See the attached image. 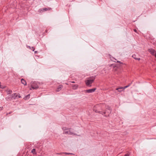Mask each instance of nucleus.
Segmentation results:
<instances>
[{"label":"nucleus","instance_id":"14","mask_svg":"<svg viewBox=\"0 0 156 156\" xmlns=\"http://www.w3.org/2000/svg\"><path fill=\"white\" fill-rule=\"evenodd\" d=\"M11 95L9 96L6 98V99L7 100H11L12 99V98H11Z\"/></svg>","mask_w":156,"mask_h":156},{"label":"nucleus","instance_id":"27","mask_svg":"<svg viewBox=\"0 0 156 156\" xmlns=\"http://www.w3.org/2000/svg\"><path fill=\"white\" fill-rule=\"evenodd\" d=\"M57 154H62V153H57Z\"/></svg>","mask_w":156,"mask_h":156},{"label":"nucleus","instance_id":"17","mask_svg":"<svg viewBox=\"0 0 156 156\" xmlns=\"http://www.w3.org/2000/svg\"><path fill=\"white\" fill-rule=\"evenodd\" d=\"M31 152L33 154H36L35 149H33L31 151Z\"/></svg>","mask_w":156,"mask_h":156},{"label":"nucleus","instance_id":"5","mask_svg":"<svg viewBox=\"0 0 156 156\" xmlns=\"http://www.w3.org/2000/svg\"><path fill=\"white\" fill-rule=\"evenodd\" d=\"M51 9V8H44L42 9H40L38 10V12H42L44 11H45L48 10H50Z\"/></svg>","mask_w":156,"mask_h":156},{"label":"nucleus","instance_id":"2","mask_svg":"<svg viewBox=\"0 0 156 156\" xmlns=\"http://www.w3.org/2000/svg\"><path fill=\"white\" fill-rule=\"evenodd\" d=\"M94 78H88L85 80L86 85L88 86H91V84L93 82Z\"/></svg>","mask_w":156,"mask_h":156},{"label":"nucleus","instance_id":"25","mask_svg":"<svg viewBox=\"0 0 156 156\" xmlns=\"http://www.w3.org/2000/svg\"><path fill=\"white\" fill-rule=\"evenodd\" d=\"M5 87H1V88H4Z\"/></svg>","mask_w":156,"mask_h":156},{"label":"nucleus","instance_id":"13","mask_svg":"<svg viewBox=\"0 0 156 156\" xmlns=\"http://www.w3.org/2000/svg\"><path fill=\"white\" fill-rule=\"evenodd\" d=\"M116 90H118V91L121 92L124 89H123V87H121L119 88H117L116 89Z\"/></svg>","mask_w":156,"mask_h":156},{"label":"nucleus","instance_id":"20","mask_svg":"<svg viewBox=\"0 0 156 156\" xmlns=\"http://www.w3.org/2000/svg\"><path fill=\"white\" fill-rule=\"evenodd\" d=\"M132 57L133 58H134L135 59H136V58H136V55H133L132 56Z\"/></svg>","mask_w":156,"mask_h":156},{"label":"nucleus","instance_id":"15","mask_svg":"<svg viewBox=\"0 0 156 156\" xmlns=\"http://www.w3.org/2000/svg\"><path fill=\"white\" fill-rule=\"evenodd\" d=\"M29 98H30V94H29L28 95H26V96H25V97L24 98V99L25 100H26L27 99Z\"/></svg>","mask_w":156,"mask_h":156},{"label":"nucleus","instance_id":"23","mask_svg":"<svg viewBox=\"0 0 156 156\" xmlns=\"http://www.w3.org/2000/svg\"><path fill=\"white\" fill-rule=\"evenodd\" d=\"M133 30H134V31H135L136 32L137 30H136V29H134Z\"/></svg>","mask_w":156,"mask_h":156},{"label":"nucleus","instance_id":"19","mask_svg":"<svg viewBox=\"0 0 156 156\" xmlns=\"http://www.w3.org/2000/svg\"><path fill=\"white\" fill-rule=\"evenodd\" d=\"M130 85V84H129V85H128V86H126L125 87H123V89H125L128 87H129Z\"/></svg>","mask_w":156,"mask_h":156},{"label":"nucleus","instance_id":"30","mask_svg":"<svg viewBox=\"0 0 156 156\" xmlns=\"http://www.w3.org/2000/svg\"><path fill=\"white\" fill-rule=\"evenodd\" d=\"M155 57L156 58V52L155 55Z\"/></svg>","mask_w":156,"mask_h":156},{"label":"nucleus","instance_id":"12","mask_svg":"<svg viewBox=\"0 0 156 156\" xmlns=\"http://www.w3.org/2000/svg\"><path fill=\"white\" fill-rule=\"evenodd\" d=\"M62 87L63 86L62 85H59L57 88V90H56V91L57 92H58L62 88Z\"/></svg>","mask_w":156,"mask_h":156},{"label":"nucleus","instance_id":"10","mask_svg":"<svg viewBox=\"0 0 156 156\" xmlns=\"http://www.w3.org/2000/svg\"><path fill=\"white\" fill-rule=\"evenodd\" d=\"M21 83L22 84L25 86L27 85V83L25 80L23 79H22L21 80Z\"/></svg>","mask_w":156,"mask_h":156},{"label":"nucleus","instance_id":"24","mask_svg":"<svg viewBox=\"0 0 156 156\" xmlns=\"http://www.w3.org/2000/svg\"><path fill=\"white\" fill-rule=\"evenodd\" d=\"M136 60H140V58H137Z\"/></svg>","mask_w":156,"mask_h":156},{"label":"nucleus","instance_id":"32","mask_svg":"<svg viewBox=\"0 0 156 156\" xmlns=\"http://www.w3.org/2000/svg\"><path fill=\"white\" fill-rule=\"evenodd\" d=\"M117 62H119V61H117Z\"/></svg>","mask_w":156,"mask_h":156},{"label":"nucleus","instance_id":"7","mask_svg":"<svg viewBox=\"0 0 156 156\" xmlns=\"http://www.w3.org/2000/svg\"><path fill=\"white\" fill-rule=\"evenodd\" d=\"M148 51L153 55L155 56L156 53L155 51L152 48H150L148 49Z\"/></svg>","mask_w":156,"mask_h":156},{"label":"nucleus","instance_id":"28","mask_svg":"<svg viewBox=\"0 0 156 156\" xmlns=\"http://www.w3.org/2000/svg\"><path fill=\"white\" fill-rule=\"evenodd\" d=\"M71 82L72 83H75V82H74V81H72V82Z\"/></svg>","mask_w":156,"mask_h":156},{"label":"nucleus","instance_id":"26","mask_svg":"<svg viewBox=\"0 0 156 156\" xmlns=\"http://www.w3.org/2000/svg\"><path fill=\"white\" fill-rule=\"evenodd\" d=\"M37 51H34V53L35 54H36V53H37Z\"/></svg>","mask_w":156,"mask_h":156},{"label":"nucleus","instance_id":"29","mask_svg":"<svg viewBox=\"0 0 156 156\" xmlns=\"http://www.w3.org/2000/svg\"><path fill=\"white\" fill-rule=\"evenodd\" d=\"M12 113V112H9L8 114H10Z\"/></svg>","mask_w":156,"mask_h":156},{"label":"nucleus","instance_id":"18","mask_svg":"<svg viewBox=\"0 0 156 156\" xmlns=\"http://www.w3.org/2000/svg\"><path fill=\"white\" fill-rule=\"evenodd\" d=\"M29 48L30 49H33V51H34V48L32 47H30V46H28Z\"/></svg>","mask_w":156,"mask_h":156},{"label":"nucleus","instance_id":"21","mask_svg":"<svg viewBox=\"0 0 156 156\" xmlns=\"http://www.w3.org/2000/svg\"><path fill=\"white\" fill-rule=\"evenodd\" d=\"M64 153L65 154H72V153Z\"/></svg>","mask_w":156,"mask_h":156},{"label":"nucleus","instance_id":"1","mask_svg":"<svg viewBox=\"0 0 156 156\" xmlns=\"http://www.w3.org/2000/svg\"><path fill=\"white\" fill-rule=\"evenodd\" d=\"M105 107V104H97L94 107L93 110L96 113H98L103 115L106 113V110H104Z\"/></svg>","mask_w":156,"mask_h":156},{"label":"nucleus","instance_id":"9","mask_svg":"<svg viewBox=\"0 0 156 156\" xmlns=\"http://www.w3.org/2000/svg\"><path fill=\"white\" fill-rule=\"evenodd\" d=\"M31 88H32L33 89H36L38 88L39 87L37 85H32V84L31 85Z\"/></svg>","mask_w":156,"mask_h":156},{"label":"nucleus","instance_id":"11","mask_svg":"<svg viewBox=\"0 0 156 156\" xmlns=\"http://www.w3.org/2000/svg\"><path fill=\"white\" fill-rule=\"evenodd\" d=\"M73 88L74 90L76 89L78 87V85L77 84H73L72 85Z\"/></svg>","mask_w":156,"mask_h":156},{"label":"nucleus","instance_id":"3","mask_svg":"<svg viewBox=\"0 0 156 156\" xmlns=\"http://www.w3.org/2000/svg\"><path fill=\"white\" fill-rule=\"evenodd\" d=\"M63 129L64 130L63 133L66 134H68L69 135H72L73 134L70 130L67 129L66 128L64 127L63 128Z\"/></svg>","mask_w":156,"mask_h":156},{"label":"nucleus","instance_id":"6","mask_svg":"<svg viewBox=\"0 0 156 156\" xmlns=\"http://www.w3.org/2000/svg\"><path fill=\"white\" fill-rule=\"evenodd\" d=\"M105 108H106V109H107L108 110H109V111H107V110H105V111L106 110V113H108V116L109 115V114L111 112V109H110V107L109 106H105Z\"/></svg>","mask_w":156,"mask_h":156},{"label":"nucleus","instance_id":"31","mask_svg":"<svg viewBox=\"0 0 156 156\" xmlns=\"http://www.w3.org/2000/svg\"><path fill=\"white\" fill-rule=\"evenodd\" d=\"M30 90H31V88H30Z\"/></svg>","mask_w":156,"mask_h":156},{"label":"nucleus","instance_id":"22","mask_svg":"<svg viewBox=\"0 0 156 156\" xmlns=\"http://www.w3.org/2000/svg\"><path fill=\"white\" fill-rule=\"evenodd\" d=\"M124 156H129V154H126Z\"/></svg>","mask_w":156,"mask_h":156},{"label":"nucleus","instance_id":"8","mask_svg":"<svg viewBox=\"0 0 156 156\" xmlns=\"http://www.w3.org/2000/svg\"><path fill=\"white\" fill-rule=\"evenodd\" d=\"M96 90V88H94L87 90H86V91L88 93H91L94 92L95 90Z\"/></svg>","mask_w":156,"mask_h":156},{"label":"nucleus","instance_id":"4","mask_svg":"<svg viewBox=\"0 0 156 156\" xmlns=\"http://www.w3.org/2000/svg\"><path fill=\"white\" fill-rule=\"evenodd\" d=\"M11 98L12 99H15L16 98H18L21 97L20 94L15 93L14 94L11 95Z\"/></svg>","mask_w":156,"mask_h":156},{"label":"nucleus","instance_id":"16","mask_svg":"<svg viewBox=\"0 0 156 156\" xmlns=\"http://www.w3.org/2000/svg\"><path fill=\"white\" fill-rule=\"evenodd\" d=\"M6 91L8 94H10L12 93V90H7Z\"/></svg>","mask_w":156,"mask_h":156}]
</instances>
